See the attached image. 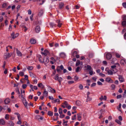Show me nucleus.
<instances>
[{
    "label": "nucleus",
    "instance_id": "nucleus-1",
    "mask_svg": "<svg viewBox=\"0 0 126 126\" xmlns=\"http://www.w3.org/2000/svg\"><path fill=\"white\" fill-rule=\"evenodd\" d=\"M122 25L123 27L126 26V15H124L123 16L122 20Z\"/></svg>",
    "mask_w": 126,
    "mask_h": 126
},
{
    "label": "nucleus",
    "instance_id": "nucleus-2",
    "mask_svg": "<svg viewBox=\"0 0 126 126\" xmlns=\"http://www.w3.org/2000/svg\"><path fill=\"white\" fill-rule=\"evenodd\" d=\"M11 35L12 38L13 39H14L18 36L19 34L18 33H16L15 34L14 32H13L11 34Z\"/></svg>",
    "mask_w": 126,
    "mask_h": 126
},
{
    "label": "nucleus",
    "instance_id": "nucleus-3",
    "mask_svg": "<svg viewBox=\"0 0 126 126\" xmlns=\"http://www.w3.org/2000/svg\"><path fill=\"white\" fill-rule=\"evenodd\" d=\"M25 93H21V95L19 94V98H20V96L21 97V99L22 100H25Z\"/></svg>",
    "mask_w": 126,
    "mask_h": 126
},
{
    "label": "nucleus",
    "instance_id": "nucleus-4",
    "mask_svg": "<svg viewBox=\"0 0 126 126\" xmlns=\"http://www.w3.org/2000/svg\"><path fill=\"white\" fill-rule=\"evenodd\" d=\"M49 62L48 58L47 57H44L43 60V62L45 64H47Z\"/></svg>",
    "mask_w": 126,
    "mask_h": 126
},
{
    "label": "nucleus",
    "instance_id": "nucleus-5",
    "mask_svg": "<svg viewBox=\"0 0 126 126\" xmlns=\"http://www.w3.org/2000/svg\"><path fill=\"white\" fill-rule=\"evenodd\" d=\"M44 12V10L43 9H40L39 11L38 15L40 16H42Z\"/></svg>",
    "mask_w": 126,
    "mask_h": 126
},
{
    "label": "nucleus",
    "instance_id": "nucleus-6",
    "mask_svg": "<svg viewBox=\"0 0 126 126\" xmlns=\"http://www.w3.org/2000/svg\"><path fill=\"white\" fill-rule=\"evenodd\" d=\"M16 53L18 56H22V54L21 53V52L17 48H16Z\"/></svg>",
    "mask_w": 126,
    "mask_h": 126
},
{
    "label": "nucleus",
    "instance_id": "nucleus-7",
    "mask_svg": "<svg viewBox=\"0 0 126 126\" xmlns=\"http://www.w3.org/2000/svg\"><path fill=\"white\" fill-rule=\"evenodd\" d=\"M116 67V66L115 65H112L111 67L112 69L111 70L113 71L114 73H115L117 72V70L115 68Z\"/></svg>",
    "mask_w": 126,
    "mask_h": 126
},
{
    "label": "nucleus",
    "instance_id": "nucleus-8",
    "mask_svg": "<svg viewBox=\"0 0 126 126\" xmlns=\"http://www.w3.org/2000/svg\"><path fill=\"white\" fill-rule=\"evenodd\" d=\"M106 57L107 59H110L111 58L112 55L110 53H108L106 55Z\"/></svg>",
    "mask_w": 126,
    "mask_h": 126
},
{
    "label": "nucleus",
    "instance_id": "nucleus-9",
    "mask_svg": "<svg viewBox=\"0 0 126 126\" xmlns=\"http://www.w3.org/2000/svg\"><path fill=\"white\" fill-rule=\"evenodd\" d=\"M35 30L36 33H38L40 31V26H37L35 28Z\"/></svg>",
    "mask_w": 126,
    "mask_h": 126
},
{
    "label": "nucleus",
    "instance_id": "nucleus-10",
    "mask_svg": "<svg viewBox=\"0 0 126 126\" xmlns=\"http://www.w3.org/2000/svg\"><path fill=\"white\" fill-rule=\"evenodd\" d=\"M105 70L107 72L108 74L109 75H112L113 73V72H114L112 70L111 71V70H107V69H106Z\"/></svg>",
    "mask_w": 126,
    "mask_h": 126
},
{
    "label": "nucleus",
    "instance_id": "nucleus-11",
    "mask_svg": "<svg viewBox=\"0 0 126 126\" xmlns=\"http://www.w3.org/2000/svg\"><path fill=\"white\" fill-rule=\"evenodd\" d=\"M47 87L50 90L51 92L52 93H55L56 92L55 90L53 89H52L50 86H47Z\"/></svg>",
    "mask_w": 126,
    "mask_h": 126
},
{
    "label": "nucleus",
    "instance_id": "nucleus-12",
    "mask_svg": "<svg viewBox=\"0 0 126 126\" xmlns=\"http://www.w3.org/2000/svg\"><path fill=\"white\" fill-rule=\"evenodd\" d=\"M12 55V53H6L5 54V56L6 57V58L7 59V58L10 57Z\"/></svg>",
    "mask_w": 126,
    "mask_h": 126
},
{
    "label": "nucleus",
    "instance_id": "nucleus-13",
    "mask_svg": "<svg viewBox=\"0 0 126 126\" xmlns=\"http://www.w3.org/2000/svg\"><path fill=\"white\" fill-rule=\"evenodd\" d=\"M107 97L106 96L104 95L103 97V96L102 95L101 96V97L99 98V99L101 101L102 100H106L107 99Z\"/></svg>",
    "mask_w": 126,
    "mask_h": 126
},
{
    "label": "nucleus",
    "instance_id": "nucleus-14",
    "mask_svg": "<svg viewBox=\"0 0 126 126\" xmlns=\"http://www.w3.org/2000/svg\"><path fill=\"white\" fill-rule=\"evenodd\" d=\"M119 81L121 82H123L124 81V79L123 77L121 76H119Z\"/></svg>",
    "mask_w": 126,
    "mask_h": 126
},
{
    "label": "nucleus",
    "instance_id": "nucleus-15",
    "mask_svg": "<svg viewBox=\"0 0 126 126\" xmlns=\"http://www.w3.org/2000/svg\"><path fill=\"white\" fill-rule=\"evenodd\" d=\"M84 68H86L87 70H90L92 69L91 66L88 65H87L84 66Z\"/></svg>",
    "mask_w": 126,
    "mask_h": 126
},
{
    "label": "nucleus",
    "instance_id": "nucleus-16",
    "mask_svg": "<svg viewBox=\"0 0 126 126\" xmlns=\"http://www.w3.org/2000/svg\"><path fill=\"white\" fill-rule=\"evenodd\" d=\"M56 22L58 23V26L59 27H61L62 25V23L59 20H57L56 21Z\"/></svg>",
    "mask_w": 126,
    "mask_h": 126
},
{
    "label": "nucleus",
    "instance_id": "nucleus-17",
    "mask_svg": "<svg viewBox=\"0 0 126 126\" xmlns=\"http://www.w3.org/2000/svg\"><path fill=\"white\" fill-rule=\"evenodd\" d=\"M59 75L58 74H56L54 78V79L58 81L60 79V78H62L61 77H59Z\"/></svg>",
    "mask_w": 126,
    "mask_h": 126
},
{
    "label": "nucleus",
    "instance_id": "nucleus-18",
    "mask_svg": "<svg viewBox=\"0 0 126 126\" xmlns=\"http://www.w3.org/2000/svg\"><path fill=\"white\" fill-rule=\"evenodd\" d=\"M120 63L122 65H124L126 64L125 60V59H122L121 60Z\"/></svg>",
    "mask_w": 126,
    "mask_h": 126
},
{
    "label": "nucleus",
    "instance_id": "nucleus-19",
    "mask_svg": "<svg viewBox=\"0 0 126 126\" xmlns=\"http://www.w3.org/2000/svg\"><path fill=\"white\" fill-rule=\"evenodd\" d=\"M81 114L80 113H78L77 114L78 115V120L79 121H80L81 120Z\"/></svg>",
    "mask_w": 126,
    "mask_h": 126
},
{
    "label": "nucleus",
    "instance_id": "nucleus-20",
    "mask_svg": "<svg viewBox=\"0 0 126 126\" xmlns=\"http://www.w3.org/2000/svg\"><path fill=\"white\" fill-rule=\"evenodd\" d=\"M36 42V40L34 39H32L30 40V42L32 44H35Z\"/></svg>",
    "mask_w": 126,
    "mask_h": 126
},
{
    "label": "nucleus",
    "instance_id": "nucleus-21",
    "mask_svg": "<svg viewBox=\"0 0 126 126\" xmlns=\"http://www.w3.org/2000/svg\"><path fill=\"white\" fill-rule=\"evenodd\" d=\"M10 101V99L9 98H7L4 100V103L5 104H7L9 103Z\"/></svg>",
    "mask_w": 126,
    "mask_h": 126
},
{
    "label": "nucleus",
    "instance_id": "nucleus-22",
    "mask_svg": "<svg viewBox=\"0 0 126 126\" xmlns=\"http://www.w3.org/2000/svg\"><path fill=\"white\" fill-rule=\"evenodd\" d=\"M5 123L4 120L1 119H0V125H3Z\"/></svg>",
    "mask_w": 126,
    "mask_h": 126
},
{
    "label": "nucleus",
    "instance_id": "nucleus-23",
    "mask_svg": "<svg viewBox=\"0 0 126 126\" xmlns=\"http://www.w3.org/2000/svg\"><path fill=\"white\" fill-rule=\"evenodd\" d=\"M64 4L63 3H61L59 4V7L60 9H61L63 7Z\"/></svg>",
    "mask_w": 126,
    "mask_h": 126
},
{
    "label": "nucleus",
    "instance_id": "nucleus-24",
    "mask_svg": "<svg viewBox=\"0 0 126 126\" xmlns=\"http://www.w3.org/2000/svg\"><path fill=\"white\" fill-rule=\"evenodd\" d=\"M43 94L44 96H47L48 93V92L46 91V89L44 90V92Z\"/></svg>",
    "mask_w": 126,
    "mask_h": 126
},
{
    "label": "nucleus",
    "instance_id": "nucleus-25",
    "mask_svg": "<svg viewBox=\"0 0 126 126\" xmlns=\"http://www.w3.org/2000/svg\"><path fill=\"white\" fill-rule=\"evenodd\" d=\"M60 57L62 58H64L66 56L65 54L64 53H62L60 54Z\"/></svg>",
    "mask_w": 126,
    "mask_h": 126
},
{
    "label": "nucleus",
    "instance_id": "nucleus-26",
    "mask_svg": "<svg viewBox=\"0 0 126 126\" xmlns=\"http://www.w3.org/2000/svg\"><path fill=\"white\" fill-rule=\"evenodd\" d=\"M47 114L50 116H52L53 115V113L52 111H48Z\"/></svg>",
    "mask_w": 126,
    "mask_h": 126
},
{
    "label": "nucleus",
    "instance_id": "nucleus-27",
    "mask_svg": "<svg viewBox=\"0 0 126 126\" xmlns=\"http://www.w3.org/2000/svg\"><path fill=\"white\" fill-rule=\"evenodd\" d=\"M27 68L28 70H32L33 69L32 66H28L27 67Z\"/></svg>",
    "mask_w": 126,
    "mask_h": 126
},
{
    "label": "nucleus",
    "instance_id": "nucleus-28",
    "mask_svg": "<svg viewBox=\"0 0 126 126\" xmlns=\"http://www.w3.org/2000/svg\"><path fill=\"white\" fill-rule=\"evenodd\" d=\"M76 104L77 105L80 106L81 105L80 101L79 100L77 101L76 102Z\"/></svg>",
    "mask_w": 126,
    "mask_h": 126
},
{
    "label": "nucleus",
    "instance_id": "nucleus-29",
    "mask_svg": "<svg viewBox=\"0 0 126 126\" xmlns=\"http://www.w3.org/2000/svg\"><path fill=\"white\" fill-rule=\"evenodd\" d=\"M60 101V100L59 99H57L55 100H53L52 101V102L53 103H55L56 102H59Z\"/></svg>",
    "mask_w": 126,
    "mask_h": 126
},
{
    "label": "nucleus",
    "instance_id": "nucleus-30",
    "mask_svg": "<svg viewBox=\"0 0 126 126\" xmlns=\"http://www.w3.org/2000/svg\"><path fill=\"white\" fill-rule=\"evenodd\" d=\"M81 70V69H80V67L79 66H78L77 68L76 69V71L77 72H78L80 71Z\"/></svg>",
    "mask_w": 126,
    "mask_h": 126
},
{
    "label": "nucleus",
    "instance_id": "nucleus-31",
    "mask_svg": "<svg viewBox=\"0 0 126 126\" xmlns=\"http://www.w3.org/2000/svg\"><path fill=\"white\" fill-rule=\"evenodd\" d=\"M80 62L79 60H77L76 64V66H78L80 64Z\"/></svg>",
    "mask_w": 126,
    "mask_h": 126
},
{
    "label": "nucleus",
    "instance_id": "nucleus-32",
    "mask_svg": "<svg viewBox=\"0 0 126 126\" xmlns=\"http://www.w3.org/2000/svg\"><path fill=\"white\" fill-rule=\"evenodd\" d=\"M9 115L8 114H6L5 115V119L7 120H8L9 118Z\"/></svg>",
    "mask_w": 126,
    "mask_h": 126
},
{
    "label": "nucleus",
    "instance_id": "nucleus-33",
    "mask_svg": "<svg viewBox=\"0 0 126 126\" xmlns=\"http://www.w3.org/2000/svg\"><path fill=\"white\" fill-rule=\"evenodd\" d=\"M9 124L11 126H13L14 125V123L12 121H9Z\"/></svg>",
    "mask_w": 126,
    "mask_h": 126
},
{
    "label": "nucleus",
    "instance_id": "nucleus-34",
    "mask_svg": "<svg viewBox=\"0 0 126 126\" xmlns=\"http://www.w3.org/2000/svg\"><path fill=\"white\" fill-rule=\"evenodd\" d=\"M59 112L60 114L62 113V110L61 108H59Z\"/></svg>",
    "mask_w": 126,
    "mask_h": 126
},
{
    "label": "nucleus",
    "instance_id": "nucleus-35",
    "mask_svg": "<svg viewBox=\"0 0 126 126\" xmlns=\"http://www.w3.org/2000/svg\"><path fill=\"white\" fill-rule=\"evenodd\" d=\"M23 103L24 104V106L25 107H26L27 106V103L26 102V101L25 100H23Z\"/></svg>",
    "mask_w": 126,
    "mask_h": 126
},
{
    "label": "nucleus",
    "instance_id": "nucleus-36",
    "mask_svg": "<svg viewBox=\"0 0 126 126\" xmlns=\"http://www.w3.org/2000/svg\"><path fill=\"white\" fill-rule=\"evenodd\" d=\"M111 80V79L110 78H106V80L107 82H109Z\"/></svg>",
    "mask_w": 126,
    "mask_h": 126
},
{
    "label": "nucleus",
    "instance_id": "nucleus-37",
    "mask_svg": "<svg viewBox=\"0 0 126 126\" xmlns=\"http://www.w3.org/2000/svg\"><path fill=\"white\" fill-rule=\"evenodd\" d=\"M118 124H119L120 125H121V122L119 120L117 119H116L115 121Z\"/></svg>",
    "mask_w": 126,
    "mask_h": 126
},
{
    "label": "nucleus",
    "instance_id": "nucleus-38",
    "mask_svg": "<svg viewBox=\"0 0 126 126\" xmlns=\"http://www.w3.org/2000/svg\"><path fill=\"white\" fill-rule=\"evenodd\" d=\"M49 24L51 28H53L54 26H55V24L52 23H50Z\"/></svg>",
    "mask_w": 126,
    "mask_h": 126
},
{
    "label": "nucleus",
    "instance_id": "nucleus-39",
    "mask_svg": "<svg viewBox=\"0 0 126 126\" xmlns=\"http://www.w3.org/2000/svg\"><path fill=\"white\" fill-rule=\"evenodd\" d=\"M61 70L60 68L59 67V66H58L57 67V69H56V70L57 72H59L61 71Z\"/></svg>",
    "mask_w": 126,
    "mask_h": 126
},
{
    "label": "nucleus",
    "instance_id": "nucleus-40",
    "mask_svg": "<svg viewBox=\"0 0 126 126\" xmlns=\"http://www.w3.org/2000/svg\"><path fill=\"white\" fill-rule=\"evenodd\" d=\"M121 55L120 54L118 53H116L115 54V56L117 58H119L120 57Z\"/></svg>",
    "mask_w": 126,
    "mask_h": 126
},
{
    "label": "nucleus",
    "instance_id": "nucleus-41",
    "mask_svg": "<svg viewBox=\"0 0 126 126\" xmlns=\"http://www.w3.org/2000/svg\"><path fill=\"white\" fill-rule=\"evenodd\" d=\"M39 1L40 2L39 4L40 5L42 4L44 2V0H39Z\"/></svg>",
    "mask_w": 126,
    "mask_h": 126
},
{
    "label": "nucleus",
    "instance_id": "nucleus-42",
    "mask_svg": "<svg viewBox=\"0 0 126 126\" xmlns=\"http://www.w3.org/2000/svg\"><path fill=\"white\" fill-rule=\"evenodd\" d=\"M121 103H119V105L118 106V107H117V109L118 110H119L120 111H121V110H120L119 109H120L121 108Z\"/></svg>",
    "mask_w": 126,
    "mask_h": 126
},
{
    "label": "nucleus",
    "instance_id": "nucleus-43",
    "mask_svg": "<svg viewBox=\"0 0 126 126\" xmlns=\"http://www.w3.org/2000/svg\"><path fill=\"white\" fill-rule=\"evenodd\" d=\"M76 114H75L74 115L73 117H72V120H74L76 119Z\"/></svg>",
    "mask_w": 126,
    "mask_h": 126
},
{
    "label": "nucleus",
    "instance_id": "nucleus-44",
    "mask_svg": "<svg viewBox=\"0 0 126 126\" xmlns=\"http://www.w3.org/2000/svg\"><path fill=\"white\" fill-rule=\"evenodd\" d=\"M19 75L20 76H24V74L23 72H19Z\"/></svg>",
    "mask_w": 126,
    "mask_h": 126
},
{
    "label": "nucleus",
    "instance_id": "nucleus-45",
    "mask_svg": "<svg viewBox=\"0 0 126 126\" xmlns=\"http://www.w3.org/2000/svg\"><path fill=\"white\" fill-rule=\"evenodd\" d=\"M79 77L76 76H75L74 79L75 81H77L79 79Z\"/></svg>",
    "mask_w": 126,
    "mask_h": 126
},
{
    "label": "nucleus",
    "instance_id": "nucleus-46",
    "mask_svg": "<svg viewBox=\"0 0 126 126\" xmlns=\"http://www.w3.org/2000/svg\"><path fill=\"white\" fill-rule=\"evenodd\" d=\"M29 73H30V76H31L33 77H34V74L32 72H29Z\"/></svg>",
    "mask_w": 126,
    "mask_h": 126
},
{
    "label": "nucleus",
    "instance_id": "nucleus-47",
    "mask_svg": "<svg viewBox=\"0 0 126 126\" xmlns=\"http://www.w3.org/2000/svg\"><path fill=\"white\" fill-rule=\"evenodd\" d=\"M92 100L91 98L89 97V96H87V101H90Z\"/></svg>",
    "mask_w": 126,
    "mask_h": 126
},
{
    "label": "nucleus",
    "instance_id": "nucleus-48",
    "mask_svg": "<svg viewBox=\"0 0 126 126\" xmlns=\"http://www.w3.org/2000/svg\"><path fill=\"white\" fill-rule=\"evenodd\" d=\"M63 104H64L66 106V107H67V106L68 105V104L67 102L65 101Z\"/></svg>",
    "mask_w": 126,
    "mask_h": 126
},
{
    "label": "nucleus",
    "instance_id": "nucleus-49",
    "mask_svg": "<svg viewBox=\"0 0 126 126\" xmlns=\"http://www.w3.org/2000/svg\"><path fill=\"white\" fill-rule=\"evenodd\" d=\"M27 86V85L25 84H24L22 85V87L23 89H25L26 88Z\"/></svg>",
    "mask_w": 126,
    "mask_h": 126
},
{
    "label": "nucleus",
    "instance_id": "nucleus-50",
    "mask_svg": "<svg viewBox=\"0 0 126 126\" xmlns=\"http://www.w3.org/2000/svg\"><path fill=\"white\" fill-rule=\"evenodd\" d=\"M24 79L26 80H28V76L27 75H24Z\"/></svg>",
    "mask_w": 126,
    "mask_h": 126
},
{
    "label": "nucleus",
    "instance_id": "nucleus-51",
    "mask_svg": "<svg viewBox=\"0 0 126 126\" xmlns=\"http://www.w3.org/2000/svg\"><path fill=\"white\" fill-rule=\"evenodd\" d=\"M122 5L124 8H126V2L123 3Z\"/></svg>",
    "mask_w": 126,
    "mask_h": 126
},
{
    "label": "nucleus",
    "instance_id": "nucleus-52",
    "mask_svg": "<svg viewBox=\"0 0 126 126\" xmlns=\"http://www.w3.org/2000/svg\"><path fill=\"white\" fill-rule=\"evenodd\" d=\"M74 83V81H69L68 82V83L69 84H71Z\"/></svg>",
    "mask_w": 126,
    "mask_h": 126
},
{
    "label": "nucleus",
    "instance_id": "nucleus-53",
    "mask_svg": "<svg viewBox=\"0 0 126 126\" xmlns=\"http://www.w3.org/2000/svg\"><path fill=\"white\" fill-rule=\"evenodd\" d=\"M38 86L39 87H40L42 86L43 87V85L42 83H40L38 84Z\"/></svg>",
    "mask_w": 126,
    "mask_h": 126
},
{
    "label": "nucleus",
    "instance_id": "nucleus-54",
    "mask_svg": "<svg viewBox=\"0 0 126 126\" xmlns=\"http://www.w3.org/2000/svg\"><path fill=\"white\" fill-rule=\"evenodd\" d=\"M92 70L93 69H92L90 70L89 71V74L91 75H92L93 74V71Z\"/></svg>",
    "mask_w": 126,
    "mask_h": 126
},
{
    "label": "nucleus",
    "instance_id": "nucleus-55",
    "mask_svg": "<svg viewBox=\"0 0 126 126\" xmlns=\"http://www.w3.org/2000/svg\"><path fill=\"white\" fill-rule=\"evenodd\" d=\"M99 75L100 76L103 77H105V75L102 73H100Z\"/></svg>",
    "mask_w": 126,
    "mask_h": 126
},
{
    "label": "nucleus",
    "instance_id": "nucleus-56",
    "mask_svg": "<svg viewBox=\"0 0 126 126\" xmlns=\"http://www.w3.org/2000/svg\"><path fill=\"white\" fill-rule=\"evenodd\" d=\"M79 87L81 89H82L83 88V86L81 84H80L79 85Z\"/></svg>",
    "mask_w": 126,
    "mask_h": 126
},
{
    "label": "nucleus",
    "instance_id": "nucleus-57",
    "mask_svg": "<svg viewBox=\"0 0 126 126\" xmlns=\"http://www.w3.org/2000/svg\"><path fill=\"white\" fill-rule=\"evenodd\" d=\"M22 123V122L21 121V120H18V121L17 122V124H18L19 125H20Z\"/></svg>",
    "mask_w": 126,
    "mask_h": 126
},
{
    "label": "nucleus",
    "instance_id": "nucleus-58",
    "mask_svg": "<svg viewBox=\"0 0 126 126\" xmlns=\"http://www.w3.org/2000/svg\"><path fill=\"white\" fill-rule=\"evenodd\" d=\"M16 92H17L18 94H20V92L19 91L18 88L16 89Z\"/></svg>",
    "mask_w": 126,
    "mask_h": 126
},
{
    "label": "nucleus",
    "instance_id": "nucleus-59",
    "mask_svg": "<svg viewBox=\"0 0 126 126\" xmlns=\"http://www.w3.org/2000/svg\"><path fill=\"white\" fill-rule=\"evenodd\" d=\"M111 87L112 89H114L115 87V86L114 84H112L111 85Z\"/></svg>",
    "mask_w": 126,
    "mask_h": 126
},
{
    "label": "nucleus",
    "instance_id": "nucleus-60",
    "mask_svg": "<svg viewBox=\"0 0 126 126\" xmlns=\"http://www.w3.org/2000/svg\"><path fill=\"white\" fill-rule=\"evenodd\" d=\"M122 96L120 94L118 95L117 96V99H119Z\"/></svg>",
    "mask_w": 126,
    "mask_h": 126
},
{
    "label": "nucleus",
    "instance_id": "nucleus-61",
    "mask_svg": "<svg viewBox=\"0 0 126 126\" xmlns=\"http://www.w3.org/2000/svg\"><path fill=\"white\" fill-rule=\"evenodd\" d=\"M63 79L62 78H60V79L58 81L60 83V85H61V81Z\"/></svg>",
    "mask_w": 126,
    "mask_h": 126
},
{
    "label": "nucleus",
    "instance_id": "nucleus-62",
    "mask_svg": "<svg viewBox=\"0 0 126 126\" xmlns=\"http://www.w3.org/2000/svg\"><path fill=\"white\" fill-rule=\"evenodd\" d=\"M97 83L99 85H102V83L101 82L99 81H97Z\"/></svg>",
    "mask_w": 126,
    "mask_h": 126
},
{
    "label": "nucleus",
    "instance_id": "nucleus-63",
    "mask_svg": "<svg viewBox=\"0 0 126 126\" xmlns=\"http://www.w3.org/2000/svg\"><path fill=\"white\" fill-rule=\"evenodd\" d=\"M54 118L53 119V120L54 121H56L58 120V116H56V118H54Z\"/></svg>",
    "mask_w": 126,
    "mask_h": 126
},
{
    "label": "nucleus",
    "instance_id": "nucleus-64",
    "mask_svg": "<svg viewBox=\"0 0 126 126\" xmlns=\"http://www.w3.org/2000/svg\"><path fill=\"white\" fill-rule=\"evenodd\" d=\"M59 67L61 70H63V69L64 68L63 65H61L60 66H59Z\"/></svg>",
    "mask_w": 126,
    "mask_h": 126
}]
</instances>
